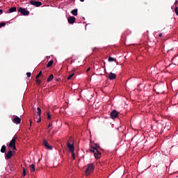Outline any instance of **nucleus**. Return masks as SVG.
Segmentation results:
<instances>
[{
	"label": "nucleus",
	"instance_id": "1",
	"mask_svg": "<svg viewBox=\"0 0 178 178\" xmlns=\"http://www.w3.org/2000/svg\"><path fill=\"white\" fill-rule=\"evenodd\" d=\"M98 148H99V145L97 144H95V147H92L90 148V152H93L96 159H99V158H101V152L98 150Z\"/></svg>",
	"mask_w": 178,
	"mask_h": 178
},
{
	"label": "nucleus",
	"instance_id": "2",
	"mask_svg": "<svg viewBox=\"0 0 178 178\" xmlns=\"http://www.w3.org/2000/svg\"><path fill=\"white\" fill-rule=\"evenodd\" d=\"M95 169V164L94 163L88 164V167L85 172L86 176H90V175H91V173L94 172Z\"/></svg>",
	"mask_w": 178,
	"mask_h": 178
},
{
	"label": "nucleus",
	"instance_id": "3",
	"mask_svg": "<svg viewBox=\"0 0 178 178\" xmlns=\"http://www.w3.org/2000/svg\"><path fill=\"white\" fill-rule=\"evenodd\" d=\"M16 140H17V136L15 135L8 145V147L14 150H16Z\"/></svg>",
	"mask_w": 178,
	"mask_h": 178
},
{
	"label": "nucleus",
	"instance_id": "4",
	"mask_svg": "<svg viewBox=\"0 0 178 178\" xmlns=\"http://www.w3.org/2000/svg\"><path fill=\"white\" fill-rule=\"evenodd\" d=\"M17 12L22 13L23 16H29L30 15V11L27 10L26 8H23L22 7L18 8Z\"/></svg>",
	"mask_w": 178,
	"mask_h": 178
},
{
	"label": "nucleus",
	"instance_id": "5",
	"mask_svg": "<svg viewBox=\"0 0 178 178\" xmlns=\"http://www.w3.org/2000/svg\"><path fill=\"white\" fill-rule=\"evenodd\" d=\"M31 5H33V6H35L36 8H40L41 5H42V3L41 1H37L34 0H31L30 1Z\"/></svg>",
	"mask_w": 178,
	"mask_h": 178
},
{
	"label": "nucleus",
	"instance_id": "6",
	"mask_svg": "<svg viewBox=\"0 0 178 178\" xmlns=\"http://www.w3.org/2000/svg\"><path fill=\"white\" fill-rule=\"evenodd\" d=\"M67 147L70 152L74 151V143H73V142H72V143H70V142L67 141Z\"/></svg>",
	"mask_w": 178,
	"mask_h": 178
},
{
	"label": "nucleus",
	"instance_id": "7",
	"mask_svg": "<svg viewBox=\"0 0 178 178\" xmlns=\"http://www.w3.org/2000/svg\"><path fill=\"white\" fill-rule=\"evenodd\" d=\"M110 116L113 119H116L118 116H119V112H118L116 110H113L111 112Z\"/></svg>",
	"mask_w": 178,
	"mask_h": 178
},
{
	"label": "nucleus",
	"instance_id": "8",
	"mask_svg": "<svg viewBox=\"0 0 178 178\" xmlns=\"http://www.w3.org/2000/svg\"><path fill=\"white\" fill-rule=\"evenodd\" d=\"M43 145L47 148V149H53L52 146L49 145V143H48V141L47 140H43Z\"/></svg>",
	"mask_w": 178,
	"mask_h": 178
},
{
	"label": "nucleus",
	"instance_id": "9",
	"mask_svg": "<svg viewBox=\"0 0 178 178\" xmlns=\"http://www.w3.org/2000/svg\"><path fill=\"white\" fill-rule=\"evenodd\" d=\"M13 123H15L16 124H20L21 122H22V119H20V118L19 117H15L13 120Z\"/></svg>",
	"mask_w": 178,
	"mask_h": 178
},
{
	"label": "nucleus",
	"instance_id": "10",
	"mask_svg": "<svg viewBox=\"0 0 178 178\" xmlns=\"http://www.w3.org/2000/svg\"><path fill=\"white\" fill-rule=\"evenodd\" d=\"M67 20H68V23H70V24H73V23H74L76 22V17H69L67 18Z\"/></svg>",
	"mask_w": 178,
	"mask_h": 178
},
{
	"label": "nucleus",
	"instance_id": "11",
	"mask_svg": "<svg viewBox=\"0 0 178 178\" xmlns=\"http://www.w3.org/2000/svg\"><path fill=\"white\" fill-rule=\"evenodd\" d=\"M12 156H13V152H12V150H9L7 154H6V158L7 159H10V158H12Z\"/></svg>",
	"mask_w": 178,
	"mask_h": 178
},
{
	"label": "nucleus",
	"instance_id": "12",
	"mask_svg": "<svg viewBox=\"0 0 178 178\" xmlns=\"http://www.w3.org/2000/svg\"><path fill=\"white\" fill-rule=\"evenodd\" d=\"M108 79L109 80H115V79H116V74L113 72H111L108 74Z\"/></svg>",
	"mask_w": 178,
	"mask_h": 178
},
{
	"label": "nucleus",
	"instance_id": "13",
	"mask_svg": "<svg viewBox=\"0 0 178 178\" xmlns=\"http://www.w3.org/2000/svg\"><path fill=\"white\" fill-rule=\"evenodd\" d=\"M8 168L10 169V173H12V172H15V165L13 163L8 164Z\"/></svg>",
	"mask_w": 178,
	"mask_h": 178
},
{
	"label": "nucleus",
	"instance_id": "14",
	"mask_svg": "<svg viewBox=\"0 0 178 178\" xmlns=\"http://www.w3.org/2000/svg\"><path fill=\"white\" fill-rule=\"evenodd\" d=\"M54 80V74H50L49 77L47 78V81L49 83V81H52Z\"/></svg>",
	"mask_w": 178,
	"mask_h": 178
},
{
	"label": "nucleus",
	"instance_id": "15",
	"mask_svg": "<svg viewBox=\"0 0 178 178\" xmlns=\"http://www.w3.org/2000/svg\"><path fill=\"white\" fill-rule=\"evenodd\" d=\"M29 168L31 169V172H35V165L34 164H31Z\"/></svg>",
	"mask_w": 178,
	"mask_h": 178
},
{
	"label": "nucleus",
	"instance_id": "16",
	"mask_svg": "<svg viewBox=\"0 0 178 178\" xmlns=\"http://www.w3.org/2000/svg\"><path fill=\"white\" fill-rule=\"evenodd\" d=\"M1 152H2V154H5V152H6V147L5 145L1 147Z\"/></svg>",
	"mask_w": 178,
	"mask_h": 178
},
{
	"label": "nucleus",
	"instance_id": "17",
	"mask_svg": "<svg viewBox=\"0 0 178 178\" xmlns=\"http://www.w3.org/2000/svg\"><path fill=\"white\" fill-rule=\"evenodd\" d=\"M52 65H54V60H51L50 61H49V63L47 65V67H51V66H52Z\"/></svg>",
	"mask_w": 178,
	"mask_h": 178
},
{
	"label": "nucleus",
	"instance_id": "18",
	"mask_svg": "<svg viewBox=\"0 0 178 178\" xmlns=\"http://www.w3.org/2000/svg\"><path fill=\"white\" fill-rule=\"evenodd\" d=\"M10 13H13V12H16V7H12L9 9Z\"/></svg>",
	"mask_w": 178,
	"mask_h": 178
},
{
	"label": "nucleus",
	"instance_id": "19",
	"mask_svg": "<svg viewBox=\"0 0 178 178\" xmlns=\"http://www.w3.org/2000/svg\"><path fill=\"white\" fill-rule=\"evenodd\" d=\"M71 13L73 15V16H77V9L72 10Z\"/></svg>",
	"mask_w": 178,
	"mask_h": 178
},
{
	"label": "nucleus",
	"instance_id": "20",
	"mask_svg": "<svg viewBox=\"0 0 178 178\" xmlns=\"http://www.w3.org/2000/svg\"><path fill=\"white\" fill-rule=\"evenodd\" d=\"M67 141H69L70 144H74V140L72 136L70 137V139Z\"/></svg>",
	"mask_w": 178,
	"mask_h": 178
},
{
	"label": "nucleus",
	"instance_id": "21",
	"mask_svg": "<svg viewBox=\"0 0 178 178\" xmlns=\"http://www.w3.org/2000/svg\"><path fill=\"white\" fill-rule=\"evenodd\" d=\"M37 110H38V116H41V108L40 107H38Z\"/></svg>",
	"mask_w": 178,
	"mask_h": 178
},
{
	"label": "nucleus",
	"instance_id": "22",
	"mask_svg": "<svg viewBox=\"0 0 178 178\" xmlns=\"http://www.w3.org/2000/svg\"><path fill=\"white\" fill-rule=\"evenodd\" d=\"M42 76V71H40L39 74L36 76L35 79H40Z\"/></svg>",
	"mask_w": 178,
	"mask_h": 178
},
{
	"label": "nucleus",
	"instance_id": "23",
	"mask_svg": "<svg viewBox=\"0 0 178 178\" xmlns=\"http://www.w3.org/2000/svg\"><path fill=\"white\" fill-rule=\"evenodd\" d=\"M73 76H74V73H72L70 75H69L67 77V80H71L72 79Z\"/></svg>",
	"mask_w": 178,
	"mask_h": 178
},
{
	"label": "nucleus",
	"instance_id": "24",
	"mask_svg": "<svg viewBox=\"0 0 178 178\" xmlns=\"http://www.w3.org/2000/svg\"><path fill=\"white\" fill-rule=\"evenodd\" d=\"M114 60H116V59L112 57L108 58V62H114Z\"/></svg>",
	"mask_w": 178,
	"mask_h": 178
},
{
	"label": "nucleus",
	"instance_id": "25",
	"mask_svg": "<svg viewBox=\"0 0 178 178\" xmlns=\"http://www.w3.org/2000/svg\"><path fill=\"white\" fill-rule=\"evenodd\" d=\"M36 84L40 86L41 84V79H36Z\"/></svg>",
	"mask_w": 178,
	"mask_h": 178
},
{
	"label": "nucleus",
	"instance_id": "26",
	"mask_svg": "<svg viewBox=\"0 0 178 178\" xmlns=\"http://www.w3.org/2000/svg\"><path fill=\"white\" fill-rule=\"evenodd\" d=\"M71 154L73 159H76V154H74V151L71 152Z\"/></svg>",
	"mask_w": 178,
	"mask_h": 178
},
{
	"label": "nucleus",
	"instance_id": "27",
	"mask_svg": "<svg viewBox=\"0 0 178 178\" xmlns=\"http://www.w3.org/2000/svg\"><path fill=\"white\" fill-rule=\"evenodd\" d=\"M37 118H38V120H37V123H41V115L40 116L37 115Z\"/></svg>",
	"mask_w": 178,
	"mask_h": 178
},
{
	"label": "nucleus",
	"instance_id": "28",
	"mask_svg": "<svg viewBox=\"0 0 178 178\" xmlns=\"http://www.w3.org/2000/svg\"><path fill=\"white\" fill-rule=\"evenodd\" d=\"M177 16H178V7H175V9H174Z\"/></svg>",
	"mask_w": 178,
	"mask_h": 178
},
{
	"label": "nucleus",
	"instance_id": "29",
	"mask_svg": "<svg viewBox=\"0 0 178 178\" xmlns=\"http://www.w3.org/2000/svg\"><path fill=\"white\" fill-rule=\"evenodd\" d=\"M3 26H6V23H5V22H1V23H0V29H1V27H3Z\"/></svg>",
	"mask_w": 178,
	"mask_h": 178
},
{
	"label": "nucleus",
	"instance_id": "30",
	"mask_svg": "<svg viewBox=\"0 0 178 178\" xmlns=\"http://www.w3.org/2000/svg\"><path fill=\"white\" fill-rule=\"evenodd\" d=\"M22 176L26 177V168H23Z\"/></svg>",
	"mask_w": 178,
	"mask_h": 178
},
{
	"label": "nucleus",
	"instance_id": "31",
	"mask_svg": "<svg viewBox=\"0 0 178 178\" xmlns=\"http://www.w3.org/2000/svg\"><path fill=\"white\" fill-rule=\"evenodd\" d=\"M51 114L49 113V112H47V119L49 120V119H51Z\"/></svg>",
	"mask_w": 178,
	"mask_h": 178
},
{
	"label": "nucleus",
	"instance_id": "32",
	"mask_svg": "<svg viewBox=\"0 0 178 178\" xmlns=\"http://www.w3.org/2000/svg\"><path fill=\"white\" fill-rule=\"evenodd\" d=\"M26 76L27 77H31V72H27Z\"/></svg>",
	"mask_w": 178,
	"mask_h": 178
},
{
	"label": "nucleus",
	"instance_id": "33",
	"mask_svg": "<svg viewBox=\"0 0 178 178\" xmlns=\"http://www.w3.org/2000/svg\"><path fill=\"white\" fill-rule=\"evenodd\" d=\"M29 122H30V126H31L32 123H33V120H29Z\"/></svg>",
	"mask_w": 178,
	"mask_h": 178
},
{
	"label": "nucleus",
	"instance_id": "34",
	"mask_svg": "<svg viewBox=\"0 0 178 178\" xmlns=\"http://www.w3.org/2000/svg\"><path fill=\"white\" fill-rule=\"evenodd\" d=\"M91 70V67H88L86 70L87 72H90V70Z\"/></svg>",
	"mask_w": 178,
	"mask_h": 178
},
{
	"label": "nucleus",
	"instance_id": "35",
	"mask_svg": "<svg viewBox=\"0 0 178 178\" xmlns=\"http://www.w3.org/2000/svg\"><path fill=\"white\" fill-rule=\"evenodd\" d=\"M3 13V10L2 9H0V14Z\"/></svg>",
	"mask_w": 178,
	"mask_h": 178
},
{
	"label": "nucleus",
	"instance_id": "36",
	"mask_svg": "<svg viewBox=\"0 0 178 178\" xmlns=\"http://www.w3.org/2000/svg\"><path fill=\"white\" fill-rule=\"evenodd\" d=\"M159 37H160V38L162 37V33H161L159 34Z\"/></svg>",
	"mask_w": 178,
	"mask_h": 178
},
{
	"label": "nucleus",
	"instance_id": "37",
	"mask_svg": "<svg viewBox=\"0 0 178 178\" xmlns=\"http://www.w3.org/2000/svg\"><path fill=\"white\" fill-rule=\"evenodd\" d=\"M51 126H52V124H49L48 126V129H49V127H51Z\"/></svg>",
	"mask_w": 178,
	"mask_h": 178
},
{
	"label": "nucleus",
	"instance_id": "38",
	"mask_svg": "<svg viewBox=\"0 0 178 178\" xmlns=\"http://www.w3.org/2000/svg\"><path fill=\"white\" fill-rule=\"evenodd\" d=\"M175 3H178V1H177V0H176V1H175Z\"/></svg>",
	"mask_w": 178,
	"mask_h": 178
},
{
	"label": "nucleus",
	"instance_id": "39",
	"mask_svg": "<svg viewBox=\"0 0 178 178\" xmlns=\"http://www.w3.org/2000/svg\"><path fill=\"white\" fill-rule=\"evenodd\" d=\"M81 1V2H84V0H80Z\"/></svg>",
	"mask_w": 178,
	"mask_h": 178
},
{
	"label": "nucleus",
	"instance_id": "40",
	"mask_svg": "<svg viewBox=\"0 0 178 178\" xmlns=\"http://www.w3.org/2000/svg\"><path fill=\"white\" fill-rule=\"evenodd\" d=\"M157 94H159V92H157Z\"/></svg>",
	"mask_w": 178,
	"mask_h": 178
}]
</instances>
